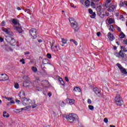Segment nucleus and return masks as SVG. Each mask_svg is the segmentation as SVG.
Returning a JSON list of instances; mask_svg holds the SVG:
<instances>
[{"instance_id": "2eb2a0df", "label": "nucleus", "mask_w": 127, "mask_h": 127, "mask_svg": "<svg viewBox=\"0 0 127 127\" xmlns=\"http://www.w3.org/2000/svg\"><path fill=\"white\" fill-rule=\"evenodd\" d=\"M115 23V19L114 18L108 17L106 19V23L108 24H113Z\"/></svg>"}, {"instance_id": "f3484780", "label": "nucleus", "mask_w": 127, "mask_h": 127, "mask_svg": "<svg viewBox=\"0 0 127 127\" xmlns=\"http://www.w3.org/2000/svg\"><path fill=\"white\" fill-rule=\"evenodd\" d=\"M2 31L5 32L6 34H8V35H10V36H13V33L12 32H9L8 30L3 28L2 29Z\"/></svg>"}, {"instance_id": "aec40b11", "label": "nucleus", "mask_w": 127, "mask_h": 127, "mask_svg": "<svg viewBox=\"0 0 127 127\" xmlns=\"http://www.w3.org/2000/svg\"><path fill=\"white\" fill-rule=\"evenodd\" d=\"M28 109H29V108L28 107H24V108H22L21 109H15V112H16V111H17L18 113H20V112H21L22 111H26V110H28Z\"/></svg>"}, {"instance_id": "2f4dec72", "label": "nucleus", "mask_w": 127, "mask_h": 127, "mask_svg": "<svg viewBox=\"0 0 127 127\" xmlns=\"http://www.w3.org/2000/svg\"><path fill=\"white\" fill-rule=\"evenodd\" d=\"M121 49L122 50H124V52H127V48L126 47H124V46H121Z\"/></svg>"}, {"instance_id": "ddd939ff", "label": "nucleus", "mask_w": 127, "mask_h": 127, "mask_svg": "<svg viewBox=\"0 0 127 127\" xmlns=\"http://www.w3.org/2000/svg\"><path fill=\"white\" fill-rule=\"evenodd\" d=\"M19 98L21 99V101L23 100L24 99H25L24 97L25 96V93H24V91L21 90L20 93L18 94Z\"/></svg>"}, {"instance_id": "6ab92c4d", "label": "nucleus", "mask_w": 127, "mask_h": 127, "mask_svg": "<svg viewBox=\"0 0 127 127\" xmlns=\"http://www.w3.org/2000/svg\"><path fill=\"white\" fill-rule=\"evenodd\" d=\"M115 9H116V6L114 5H111L109 7L108 10V11L112 12V11H115Z\"/></svg>"}, {"instance_id": "680f3d73", "label": "nucleus", "mask_w": 127, "mask_h": 127, "mask_svg": "<svg viewBox=\"0 0 127 127\" xmlns=\"http://www.w3.org/2000/svg\"><path fill=\"white\" fill-rule=\"evenodd\" d=\"M10 104H14V101L13 100H11L10 102Z\"/></svg>"}, {"instance_id": "1a4fd4ad", "label": "nucleus", "mask_w": 127, "mask_h": 127, "mask_svg": "<svg viewBox=\"0 0 127 127\" xmlns=\"http://www.w3.org/2000/svg\"><path fill=\"white\" fill-rule=\"evenodd\" d=\"M55 42H53L52 44L51 45V48L54 52H57V51H59V50H60V48L58 47L57 46H55Z\"/></svg>"}, {"instance_id": "bf43d9fd", "label": "nucleus", "mask_w": 127, "mask_h": 127, "mask_svg": "<svg viewBox=\"0 0 127 127\" xmlns=\"http://www.w3.org/2000/svg\"><path fill=\"white\" fill-rule=\"evenodd\" d=\"M0 42H3V38L0 37Z\"/></svg>"}, {"instance_id": "5701e85b", "label": "nucleus", "mask_w": 127, "mask_h": 127, "mask_svg": "<svg viewBox=\"0 0 127 127\" xmlns=\"http://www.w3.org/2000/svg\"><path fill=\"white\" fill-rule=\"evenodd\" d=\"M49 84V82L47 80H43L42 81V85L44 87H47V85Z\"/></svg>"}, {"instance_id": "f03ea898", "label": "nucleus", "mask_w": 127, "mask_h": 127, "mask_svg": "<svg viewBox=\"0 0 127 127\" xmlns=\"http://www.w3.org/2000/svg\"><path fill=\"white\" fill-rule=\"evenodd\" d=\"M69 21L71 27L74 29V31H78L79 30V26L77 21L73 18H70Z\"/></svg>"}, {"instance_id": "72a5a7b5", "label": "nucleus", "mask_w": 127, "mask_h": 127, "mask_svg": "<svg viewBox=\"0 0 127 127\" xmlns=\"http://www.w3.org/2000/svg\"><path fill=\"white\" fill-rule=\"evenodd\" d=\"M48 63V60L46 59L43 60V64H47Z\"/></svg>"}, {"instance_id": "3c124183", "label": "nucleus", "mask_w": 127, "mask_h": 127, "mask_svg": "<svg viewBox=\"0 0 127 127\" xmlns=\"http://www.w3.org/2000/svg\"><path fill=\"white\" fill-rule=\"evenodd\" d=\"M20 62H22V64H25V62H24V59H22L21 60H20Z\"/></svg>"}, {"instance_id": "b1692460", "label": "nucleus", "mask_w": 127, "mask_h": 127, "mask_svg": "<svg viewBox=\"0 0 127 127\" xmlns=\"http://www.w3.org/2000/svg\"><path fill=\"white\" fill-rule=\"evenodd\" d=\"M10 44L12 46L15 45V44H16L15 40H14V39L11 38V40L10 41Z\"/></svg>"}, {"instance_id": "6e6d98bb", "label": "nucleus", "mask_w": 127, "mask_h": 127, "mask_svg": "<svg viewBox=\"0 0 127 127\" xmlns=\"http://www.w3.org/2000/svg\"><path fill=\"white\" fill-rule=\"evenodd\" d=\"M64 79H65V81H66V82H69V79L68 78V77L65 76V77H64Z\"/></svg>"}, {"instance_id": "a18cd8bd", "label": "nucleus", "mask_w": 127, "mask_h": 127, "mask_svg": "<svg viewBox=\"0 0 127 127\" xmlns=\"http://www.w3.org/2000/svg\"><path fill=\"white\" fill-rule=\"evenodd\" d=\"M61 107H65V103L64 102H62L60 104Z\"/></svg>"}, {"instance_id": "603ef678", "label": "nucleus", "mask_w": 127, "mask_h": 127, "mask_svg": "<svg viewBox=\"0 0 127 127\" xmlns=\"http://www.w3.org/2000/svg\"><path fill=\"white\" fill-rule=\"evenodd\" d=\"M120 5L121 6H124V5H125V1L124 2H120Z\"/></svg>"}, {"instance_id": "13d9d810", "label": "nucleus", "mask_w": 127, "mask_h": 127, "mask_svg": "<svg viewBox=\"0 0 127 127\" xmlns=\"http://www.w3.org/2000/svg\"><path fill=\"white\" fill-rule=\"evenodd\" d=\"M97 35L98 37H99V36L101 35V32H98L97 33Z\"/></svg>"}, {"instance_id": "c9c22d12", "label": "nucleus", "mask_w": 127, "mask_h": 127, "mask_svg": "<svg viewBox=\"0 0 127 127\" xmlns=\"http://www.w3.org/2000/svg\"><path fill=\"white\" fill-rule=\"evenodd\" d=\"M62 42L63 44H66L67 43V40L66 39H64V38L62 39Z\"/></svg>"}, {"instance_id": "8fccbe9b", "label": "nucleus", "mask_w": 127, "mask_h": 127, "mask_svg": "<svg viewBox=\"0 0 127 127\" xmlns=\"http://www.w3.org/2000/svg\"><path fill=\"white\" fill-rule=\"evenodd\" d=\"M87 103L88 104H89L90 105H91V104H92V100L91 99H88L87 100Z\"/></svg>"}, {"instance_id": "052dcab7", "label": "nucleus", "mask_w": 127, "mask_h": 127, "mask_svg": "<svg viewBox=\"0 0 127 127\" xmlns=\"http://www.w3.org/2000/svg\"><path fill=\"white\" fill-rule=\"evenodd\" d=\"M48 96L49 97H51V96H52V93H51V92H49L48 93Z\"/></svg>"}, {"instance_id": "c85d7f7f", "label": "nucleus", "mask_w": 127, "mask_h": 127, "mask_svg": "<svg viewBox=\"0 0 127 127\" xmlns=\"http://www.w3.org/2000/svg\"><path fill=\"white\" fill-rule=\"evenodd\" d=\"M32 70L33 71V72H34V73H36V72H37L38 71L37 68H36V67L35 66H32Z\"/></svg>"}, {"instance_id": "f257e3e1", "label": "nucleus", "mask_w": 127, "mask_h": 127, "mask_svg": "<svg viewBox=\"0 0 127 127\" xmlns=\"http://www.w3.org/2000/svg\"><path fill=\"white\" fill-rule=\"evenodd\" d=\"M65 119L68 123L76 124L79 122V117L75 114H70L65 116Z\"/></svg>"}, {"instance_id": "a19ab883", "label": "nucleus", "mask_w": 127, "mask_h": 127, "mask_svg": "<svg viewBox=\"0 0 127 127\" xmlns=\"http://www.w3.org/2000/svg\"><path fill=\"white\" fill-rule=\"evenodd\" d=\"M114 26L113 25H110V27L109 28V30H111V31H114Z\"/></svg>"}, {"instance_id": "37998d69", "label": "nucleus", "mask_w": 127, "mask_h": 127, "mask_svg": "<svg viewBox=\"0 0 127 127\" xmlns=\"http://www.w3.org/2000/svg\"><path fill=\"white\" fill-rule=\"evenodd\" d=\"M24 80H29V77L27 75H25L23 77Z\"/></svg>"}, {"instance_id": "338daca9", "label": "nucleus", "mask_w": 127, "mask_h": 127, "mask_svg": "<svg viewBox=\"0 0 127 127\" xmlns=\"http://www.w3.org/2000/svg\"><path fill=\"white\" fill-rule=\"evenodd\" d=\"M95 2H99L100 1V0H94Z\"/></svg>"}, {"instance_id": "6e6552de", "label": "nucleus", "mask_w": 127, "mask_h": 127, "mask_svg": "<svg viewBox=\"0 0 127 127\" xmlns=\"http://www.w3.org/2000/svg\"><path fill=\"white\" fill-rule=\"evenodd\" d=\"M117 66L118 67V68H119L120 71L121 72L123 73V74H127V70L126 69V68L123 67V66H122V65L121 64H120L119 63L117 64Z\"/></svg>"}, {"instance_id": "39448f33", "label": "nucleus", "mask_w": 127, "mask_h": 127, "mask_svg": "<svg viewBox=\"0 0 127 127\" xmlns=\"http://www.w3.org/2000/svg\"><path fill=\"white\" fill-rule=\"evenodd\" d=\"M96 10L97 11V14H98L100 17H104L105 16V14H102V6L101 5L97 7Z\"/></svg>"}, {"instance_id": "a211bd4d", "label": "nucleus", "mask_w": 127, "mask_h": 127, "mask_svg": "<svg viewBox=\"0 0 127 127\" xmlns=\"http://www.w3.org/2000/svg\"><path fill=\"white\" fill-rule=\"evenodd\" d=\"M108 37L110 41H113L115 39V36L112 34L111 32H109L108 34Z\"/></svg>"}, {"instance_id": "09e8293b", "label": "nucleus", "mask_w": 127, "mask_h": 127, "mask_svg": "<svg viewBox=\"0 0 127 127\" xmlns=\"http://www.w3.org/2000/svg\"><path fill=\"white\" fill-rule=\"evenodd\" d=\"M88 11L89 12V13H90V14H92V13H93L94 12H93V10H92V9L89 8L88 9Z\"/></svg>"}, {"instance_id": "4be33fe9", "label": "nucleus", "mask_w": 127, "mask_h": 127, "mask_svg": "<svg viewBox=\"0 0 127 127\" xmlns=\"http://www.w3.org/2000/svg\"><path fill=\"white\" fill-rule=\"evenodd\" d=\"M14 27H15V30H17L19 33H22V29L20 27L17 26H14Z\"/></svg>"}, {"instance_id": "e433bc0d", "label": "nucleus", "mask_w": 127, "mask_h": 127, "mask_svg": "<svg viewBox=\"0 0 127 127\" xmlns=\"http://www.w3.org/2000/svg\"><path fill=\"white\" fill-rule=\"evenodd\" d=\"M91 18H95L96 17V13L93 12L92 13V15H90Z\"/></svg>"}, {"instance_id": "49530a36", "label": "nucleus", "mask_w": 127, "mask_h": 127, "mask_svg": "<svg viewBox=\"0 0 127 127\" xmlns=\"http://www.w3.org/2000/svg\"><path fill=\"white\" fill-rule=\"evenodd\" d=\"M104 123L107 124V123H108L109 122V120H108V118H104Z\"/></svg>"}, {"instance_id": "79ce46f5", "label": "nucleus", "mask_w": 127, "mask_h": 127, "mask_svg": "<svg viewBox=\"0 0 127 127\" xmlns=\"http://www.w3.org/2000/svg\"><path fill=\"white\" fill-rule=\"evenodd\" d=\"M91 5L93 8H96V4L94 2H91Z\"/></svg>"}, {"instance_id": "0e129e2a", "label": "nucleus", "mask_w": 127, "mask_h": 127, "mask_svg": "<svg viewBox=\"0 0 127 127\" xmlns=\"http://www.w3.org/2000/svg\"><path fill=\"white\" fill-rule=\"evenodd\" d=\"M120 18L121 19L124 18V15H120Z\"/></svg>"}, {"instance_id": "9b49d317", "label": "nucleus", "mask_w": 127, "mask_h": 127, "mask_svg": "<svg viewBox=\"0 0 127 127\" xmlns=\"http://www.w3.org/2000/svg\"><path fill=\"white\" fill-rule=\"evenodd\" d=\"M115 55L117 56V57H118V58H124L126 54L124 53L123 50H121L119 52V53H117L115 54Z\"/></svg>"}, {"instance_id": "de8ad7c7", "label": "nucleus", "mask_w": 127, "mask_h": 127, "mask_svg": "<svg viewBox=\"0 0 127 127\" xmlns=\"http://www.w3.org/2000/svg\"><path fill=\"white\" fill-rule=\"evenodd\" d=\"M116 29L117 30H118V31H119V32H122V30L121 29L120 27H117Z\"/></svg>"}, {"instance_id": "864d4df0", "label": "nucleus", "mask_w": 127, "mask_h": 127, "mask_svg": "<svg viewBox=\"0 0 127 127\" xmlns=\"http://www.w3.org/2000/svg\"><path fill=\"white\" fill-rule=\"evenodd\" d=\"M124 44H125V45H127V39L124 40L123 41Z\"/></svg>"}, {"instance_id": "58836bf2", "label": "nucleus", "mask_w": 127, "mask_h": 127, "mask_svg": "<svg viewBox=\"0 0 127 127\" xmlns=\"http://www.w3.org/2000/svg\"><path fill=\"white\" fill-rule=\"evenodd\" d=\"M14 88H15V89H18V88H19V84H18L17 83H15Z\"/></svg>"}, {"instance_id": "5fc2aeb1", "label": "nucleus", "mask_w": 127, "mask_h": 127, "mask_svg": "<svg viewBox=\"0 0 127 127\" xmlns=\"http://www.w3.org/2000/svg\"><path fill=\"white\" fill-rule=\"evenodd\" d=\"M7 100L8 101H11L12 100H13V98H12L11 97H7Z\"/></svg>"}, {"instance_id": "a878e982", "label": "nucleus", "mask_w": 127, "mask_h": 127, "mask_svg": "<svg viewBox=\"0 0 127 127\" xmlns=\"http://www.w3.org/2000/svg\"><path fill=\"white\" fill-rule=\"evenodd\" d=\"M12 22L14 24V26H16V25H17V19H12Z\"/></svg>"}, {"instance_id": "20e7f679", "label": "nucleus", "mask_w": 127, "mask_h": 127, "mask_svg": "<svg viewBox=\"0 0 127 127\" xmlns=\"http://www.w3.org/2000/svg\"><path fill=\"white\" fill-rule=\"evenodd\" d=\"M37 81H40V78H39V77L36 78V81L33 82V86L37 91H41V87H40V85H39Z\"/></svg>"}, {"instance_id": "c756f323", "label": "nucleus", "mask_w": 127, "mask_h": 127, "mask_svg": "<svg viewBox=\"0 0 127 127\" xmlns=\"http://www.w3.org/2000/svg\"><path fill=\"white\" fill-rule=\"evenodd\" d=\"M90 3H91V2L89 1V0H86L85 1V4L86 6H90Z\"/></svg>"}, {"instance_id": "cd10ccee", "label": "nucleus", "mask_w": 127, "mask_h": 127, "mask_svg": "<svg viewBox=\"0 0 127 127\" xmlns=\"http://www.w3.org/2000/svg\"><path fill=\"white\" fill-rule=\"evenodd\" d=\"M3 117H4V118H9V115H8L6 112H4L3 113Z\"/></svg>"}, {"instance_id": "c03bdc74", "label": "nucleus", "mask_w": 127, "mask_h": 127, "mask_svg": "<svg viewBox=\"0 0 127 127\" xmlns=\"http://www.w3.org/2000/svg\"><path fill=\"white\" fill-rule=\"evenodd\" d=\"M47 57L49 59H51V58H52V56H51V54H47Z\"/></svg>"}, {"instance_id": "473e14b6", "label": "nucleus", "mask_w": 127, "mask_h": 127, "mask_svg": "<svg viewBox=\"0 0 127 127\" xmlns=\"http://www.w3.org/2000/svg\"><path fill=\"white\" fill-rule=\"evenodd\" d=\"M74 91L75 92H81V89L78 87H76L74 88Z\"/></svg>"}, {"instance_id": "7c9ffc66", "label": "nucleus", "mask_w": 127, "mask_h": 127, "mask_svg": "<svg viewBox=\"0 0 127 127\" xmlns=\"http://www.w3.org/2000/svg\"><path fill=\"white\" fill-rule=\"evenodd\" d=\"M69 41H70V42H73L76 46L78 45V42H77V41H75L74 40L70 39Z\"/></svg>"}, {"instance_id": "bb28decb", "label": "nucleus", "mask_w": 127, "mask_h": 127, "mask_svg": "<svg viewBox=\"0 0 127 127\" xmlns=\"http://www.w3.org/2000/svg\"><path fill=\"white\" fill-rule=\"evenodd\" d=\"M111 1H112V0H106L105 3V6L106 7H108V5H109V3H111Z\"/></svg>"}, {"instance_id": "e2e57ef3", "label": "nucleus", "mask_w": 127, "mask_h": 127, "mask_svg": "<svg viewBox=\"0 0 127 127\" xmlns=\"http://www.w3.org/2000/svg\"><path fill=\"white\" fill-rule=\"evenodd\" d=\"M105 15H106V16H109V15H110V13L107 12L105 13Z\"/></svg>"}, {"instance_id": "393cba45", "label": "nucleus", "mask_w": 127, "mask_h": 127, "mask_svg": "<svg viewBox=\"0 0 127 127\" xmlns=\"http://www.w3.org/2000/svg\"><path fill=\"white\" fill-rule=\"evenodd\" d=\"M119 37L123 39V38H125V37H126V35L123 33V32H121L119 35Z\"/></svg>"}, {"instance_id": "423d86ee", "label": "nucleus", "mask_w": 127, "mask_h": 127, "mask_svg": "<svg viewBox=\"0 0 127 127\" xmlns=\"http://www.w3.org/2000/svg\"><path fill=\"white\" fill-rule=\"evenodd\" d=\"M23 86L25 88H29L32 86V83L29 80L24 81L23 82Z\"/></svg>"}, {"instance_id": "dca6fc26", "label": "nucleus", "mask_w": 127, "mask_h": 127, "mask_svg": "<svg viewBox=\"0 0 127 127\" xmlns=\"http://www.w3.org/2000/svg\"><path fill=\"white\" fill-rule=\"evenodd\" d=\"M30 105L31 106L27 107V108H29V109H30V107H32V109H34L35 108H36V107H37V105L35 103V100H31Z\"/></svg>"}, {"instance_id": "4468645a", "label": "nucleus", "mask_w": 127, "mask_h": 127, "mask_svg": "<svg viewBox=\"0 0 127 127\" xmlns=\"http://www.w3.org/2000/svg\"><path fill=\"white\" fill-rule=\"evenodd\" d=\"M93 91L97 95V96H98V97H101V90H100L99 88H94Z\"/></svg>"}, {"instance_id": "4c0bfd02", "label": "nucleus", "mask_w": 127, "mask_h": 127, "mask_svg": "<svg viewBox=\"0 0 127 127\" xmlns=\"http://www.w3.org/2000/svg\"><path fill=\"white\" fill-rule=\"evenodd\" d=\"M59 81L61 82V85H63V86H64V81H63V79H62V78H60L59 79Z\"/></svg>"}, {"instance_id": "4d7b16f0", "label": "nucleus", "mask_w": 127, "mask_h": 127, "mask_svg": "<svg viewBox=\"0 0 127 127\" xmlns=\"http://www.w3.org/2000/svg\"><path fill=\"white\" fill-rule=\"evenodd\" d=\"M16 103H17V104H20V100H19L18 99H16Z\"/></svg>"}, {"instance_id": "ea45409f", "label": "nucleus", "mask_w": 127, "mask_h": 127, "mask_svg": "<svg viewBox=\"0 0 127 127\" xmlns=\"http://www.w3.org/2000/svg\"><path fill=\"white\" fill-rule=\"evenodd\" d=\"M88 109L90 110V111H93L94 110V107L92 105H89Z\"/></svg>"}, {"instance_id": "9d476101", "label": "nucleus", "mask_w": 127, "mask_h": 127, "mask_svg": "<svg viewBox=\"0 0 127 127\" xmlns=\"http://www.w3.org/2000/svg\"><path fill=\"white\" fill-rule=\"evenodd\" d=\"M22 102L24 106H28L31 104V100L27 99L26 98L22 100Z\"/></svg>"}, {"instance_id": "f8f14e48", "label": "nucleus", "mask_w": 127, "mask_h": 127, "mask_svg": "<svg viewBox=\"0 0 127 127\" xmlns=\"http://www.w3.org/2000/svg\"><path fill=\"white\" fill-rule=\"evenodd\" d=\"M30 33L34 38H35L36 37V35H37V33H36V29L34 28H32L30 30Z\"/></svg>"}, {"instance_id": "f704fd0d", "label": "nucleus", "mask_w": 127, "mask_h": 127, "mask_svg": "<svg viewBox=\"0 0 127 127\" xmlns=\"http://www.w3.org/2000/svg\"><path fill=\"white\" fill-rule=\"evenodd\" d=\"M25 11L26 12H27V13H29V14H31V11L30 10V9L28 8L25 9Z\"/></svg>"}, {"instance_id": "412c9836", "label": "nucleus", "mask_w": 127, "mask_h": 127, "mask_svg": "<svg viewBox=\"0 0 127 127\" xmlns=\"http://www.w3.org/2000/svg\"><path fill=\"white\" fill-rule=\"evenodd\" d=\"M67 104H69V105H74L75 104V100L74 99H67L66 100Z\"/></svg>"}, {"instance_id": "774afa93", "label": "nucleus", "mask_w": 127, "mask_h": 127, "mask_svg": "<svg viewBox=\"0 0 127 127\" xmlns=\"http://www.w3.org/2000/svg\"><path fill=\"white\" fill-rule=\"evenodd\" d=\"M110 127H116V126H115L114 125H110Z\"/></svg>"}, {"instance_id": "69168bd1", "label": "nucleus", "mask_w": 127, "mask_h": 127, "mask_svg": "<svg viewBox=\"0 0 127 127\" xmlns=\"http://www.w3.org/2000/svg\"><path fill=\"white\" fill-rule=\"evenodd\" d=\"M17 9L18 10H21V8L20 7H17Z\"/></svg>"}, {"instance_id": "7ed1b4c3", "label": "nucleus", "mask_w": 127, "mask_h": 127, "mask_svg": "<svg viewBox=\"0 0 127 127\" xmlns=\"http://www.w3.org/2000/svg\"><path fill=\"white\" fill-rule=\"evenodd\" d=\"M115 102L117 105V106H119V107H121V106H123V104H124V101H123V99L122 98H121V96L120 94H117L115 98Z\"/></svg>"}, {"instance_id": "0eeeda50", "label": "nucleus", "mask_w": 127, "mask_h": 127, "mask_svg": "<svg viewBox=\"0 0 127 127\" xmlns=\"http://www.w3.org/2000/svg\"><path fill=\"white\" fill-rule=\"evenodd\" d=\"M7 80H8V76L6 74H0V81H7Z\"/></svg>"}]
</instances>
